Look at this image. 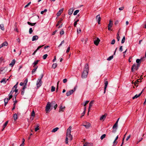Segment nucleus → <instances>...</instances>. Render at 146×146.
I'll return each instance as SVG.
<instances>
[{"instance_id":"f257e3e1","label":"nucleus","mask_w":146,"mask_h":146,"mask_svg":"<svg viewBox=\"0 0 146 146\" xmlns=\"http://www.w3.org/2000/svg\"><path fill=\"white\" fill-rule=\"evenodd\" d=\"M88 64H86L85 65L84 70L82 75V78H85L87 77L88 73Z\"/></svg>"},{"instance_id":"f03ea898","label":"nucleus","mask_w":146,"mask_h":146,"mask_svg":"<svg viewBox=\"0 0 146 146\" xmlns=\"http://www.w3.org/2000/svg\"><path fill=\"white\" fill-rule=\"evenodd\" d=\"M51 106H52L51 105L50 103L49 102H48L46 107L45 109V111L47 112H48L50 111L49 110L50 108V107Z\"/></svg>"},{"instance_id":"7ed1b4c3","label":"nucleus","mask_w":146,"mask_h":146,"mask_svg":"<svg viewBox=\"0 0 146 146\" xmlns=\"http://www.w3.org/2000/svg\"><path fill=\"white\" fill-rule=\"evenodd\" d=\"M76 90V88L74 87L73 89L71 90L68 92H67L66 93V96H68L71 95Z\"/></svg>"},{"instance_id":"20e7f679","label":"nucleus","mask_w":146,"mask_h":146,"mask_svg":"<svg viewBox=\"0 0 146 146\" xmlns=\"http://www.w3.org/2000/svg\"><path fill=\"white\" fill-rule=\"evenodd\" d=\"M42 82L40 80L38 79L37 80L36 83V85L37 88L40 87L42 85Z\"/></svg>"},{"instance_id":"39448f33","label":"nucleus","mask_w":146,"mask_h":146,"mask_svg":"<svg viewBox=\"0 0 146 146\" xmlns=\"http://www.w3.org/2000/svg\"><path fill=\"white\" fill-rule=\"evenodd\" d=\"M100 40L98 38H97L94 41V44L96 46L98 45Z\"/></svg>"},{"instance_id":"423d86ee","label":"nucleus","mask_w":146,"mask_h":146,"mask_svg":"<svg viewBox=\"0 0 146 146\" xmlns=\"http://www.w3.org/2000/svg\"><path fill=\"white\" fill-rule=\"evenodd\" d=\"M96 19L97 20V21H98V24H100V21L101 19V18L100 17V16L99 15H98L96 17Z\"/></svg>"},{"instance_id":"0eeeda50","label":"nucleus","mask_w":146,"mask_h":146,"mask_svg":"<svg viewBox=\"0 0 146 146\" xmlns=\"http://www.w3.org/2000/svg\"><path fill=\"white\" fill-rule=\"evenodd\" d=\"M71 126L69 127L67 130L66 135L70 134L71 131Z\"/></svg>"},{"instance_id":"6e6552de","label":"nucleus","mask_w":146,"mask_h":146,"mask_svg":"<svg viewBox=\"0 0 146 146\" xmlns=\"http://www.w3.org/2000/svg\"><path fill=\"white\" fill-rule=\"evenodd\" d=\"M7 70V68H0V72L1 73L2 72H5V71H6Z\"/></svg>"},{"instance_id":"1a4fd4ad","label":"nucleus","mask_w":146,"mask_h":146,"mask_svg":"<svg viewBox=\"0 0 146 146\" xmlns=\"http://www.w3.org/2000/svg\"><path fill=\"white\" fill-rule=\"evenodd\" d=\"M63 9H60L57 13L56 15L58 17L61 14V13L63 11Z\"/></svg>"},{"instance_id":"9d476101","label":"nucleus","mask_w":146,"mask_h":146,"mask_svg":"<svg viewBox=\"0 0 146 146\" xmlns=\"http://www.w3.org/2000/svg\"><path fill=\"white\" fill-rule=\"evenodd\" d=\"M83 125L85 126L86 129H88L90 126V124L88 122H86V124Z\"/></svg>"},{"instance_id":"9b49d317","label":"nucleus","mask_w":146,"mask_h":146,"mask_svg":"<svg viewBox=\"0 0 146 146\" xmlns=\"http://www.w3.org/2000/svg\"><path fill=\"white\" fill-rule=\"evenodd\" d=\"M65 106L62 107V105H61L60 106V109L59 110V112H60L61 111H64V110L65 109Z\"/></svg>"},{"instance_id":"f8f14e48","label":"nucleus","mask_w":146,"mask_h":146,"mask_svg":"<svg viewBox=\"0 0 146 146\" xmlns=\"http://www.w3.org/2000/svg\"><path fill=\"white\" fill-rule=\"evenodd\" d=\"M44 46V45H42V46H38L37 49L33 53L32 55H34L36 52L40 48L42 47V46Z\"/></svg>"},{"instance_id":"ddd939ff","label":"nucleus","mask_w":146,"mask_h":146,"mask_svg":"<svg viewBox=\"0 0 146 146\" xmlns=\"http://www.w3.org/2000/svg\"><path fill=\"white\" fill-rule=\"evenodd\" d=\"M38 38V36L37 35H35L33 36L32 38V41H34L35 40H36Z\"/></svg>"},{"instance_id":"4468645a","label":"nucleus","mask_w":146,"mask_h":146,"mask_svg":"<svg viewBox=\"0 0 146 146\" xmlns=\"http://www.w3.org/2000/svg\"><path fill=\"white\" fill-rule=\"evenodd\" d=\"M106 114H105L104 115H102L100 117V119L101 120H103V121L105 119L106 116Z\"/></svg>"},{"instance_id":"2eb2a0df","label":"nucleus","mask_w":146,"mask_h":146,"mask_svg":"<svg viewBox=\"0 0 146 146\" xmlns=\"http://www.w3.org/2000/svg\"><path fill=\"white\" fill-rule=\"evenodd\" d=\"M94 101L92 100L89 103V106L88 109V112L89 111L91 107L92 106V105L94 103Z\"/></svg>"},{"instance_id":"dca6fc26","label":"nucleus","mask_w":146,"mask_h":146,"mask_svg":"<svg viewBox=\"0 0 146 146\" xmlns=\"http://www.w3.org/2000/svg\"><path fill=\"white\" fill-rule=\"evenodd\" d=\"M142 94V92H141L140 93H139L138 95L136 94L135 95L134 97H133L132 98L133 99H134L135 98H138L139 96H140V95Z\"/></svg>"},{"instance_id":"f3484780","label":"nucleus","mask_w":146,"mask_h":146,"mask_svg":"<svg viewBox=\"0 0 146 146\" xmlns=\"http://www.w3.org/2000/svg\"><path fill=\"white\" fill-rule=\"evenodd\" d=\"M143 58H141V59H137L136 60V62L137 64H140Z\"/></svg>"},{"instance_id":"a211bd4d","label":"nucleus","mask_w":146,"mask_h":146,"mask_svg":"<svg viewBox=\"0 0 146 146\" xmlns=\"http://www.w3.org/2000/svg\"><path fill=\"white\" fill-rule=\"evenodd\" d=\"M15 62L16 61L15 59L13 60L12 61L11 63L10 64V66H11L13 67L15 64Z\"/></svg>"},{"instance_id":"6ab92c4d","label":"nucleus","mask_w":146,"mask_h":146,"mask_svg":"<svg viewBox=\"0 0 146 146\" xmlns=\"http://www.w3.org/2000/svg\"><path fill=\"white\" fill-rule=\"evenodd\" d=\"M74 11L73 8L70 9L68 11V14L70 15H72Z\"/></svg>"},{"instance_id":"aec40b11","label":"nucleus","mask_w":146,"mask_h":146,"mask_svg":"<svg viewBox=\"0 0 146 146\" xmlns=\"http://www.w3.org/2000/svg\"><path fill=\"white\" fill-rule=\"evenodd\" d=\"M8 123V121H7L3 125V129H2V131H3L6 127L7 126Z\"/></svg>"},{"instance_id":"412c9836","label":"nucleus","mask_w":146,"mask_h":146,"mask_svg":"<svg viewBox=\"0 0 146 146\" xmlns=\"http://www.w3.org/2000/svg\"><path fill=\"white\" fill-rule=\"evenodd\" d=\"M118 136H117L116 137L115 140H114V142H113V146H115V145L117 144V141H116V140L118 138Z\"/></svg>"},{"instance_id":"4be33fe9","label":"nucleus","mask_w":146,"mask_h":146,"mask_svg":"<svg viewBox=\"0 0 146 146\" xmlns=\"http://www.w3.org/2000/svg\"><path fill=\"white\" fill-rule=\"evenodd\" d=\"M7 80H6V79L5 78L1 80L0 81L1 83H3V84H5L6 83Z\"/></svg>"},{"instance_id":"5701e85b","label":"nucleus","mask_w":146,"mask_h":146,"mask_svg":"<svg viewBox=\"0 0 146 146\" xmlns=\"http://www.w3.org/2000/svg\"><path fill=\"white\" fill-rule=\"evenodd\" d=\"M136 65L135 64H134L132 66V68H131V70L132 71V72H134V69H135V68H136Z\"/></svg>"},{"instance_id":"b1692460","label":"nucleus","mask_w":146,"mask_h":146,"mask_svg":"<svg viewBox=\"0 0 146 146\" xmlns=\"http://www.w3.org/2000/svg\"><path fill=\"white\" fill-rule=\"evenodd\" d=\"M108 82L107 81H106L105 82V86H104V90H106L108 85Z\"/></svg>"},{"instance_id":"393cba45","label":"nucleus","mask_w":146,"mask_h":146,"mask_svg":"<svg viewBox=\"0 0 146 146\" xmlns=\"http://www.w3.org/2000/svg\"><path fill=\"white\" fill-rule=\"evenodd\" d=\"M58 129V127H56L54 129H53L52 131V132H55Z\"/></svg>"},{"instance_id":"a878e982","label":"nucleus","mask_w":146,"mask_h":146,"mask_svg":"<svg viewBox=\"0 0 146 146\" xmlns=\"http://www.w3.org/2000/svg\"><path fill=\"white\" fill-rule=\"evenodd\" d=\"M8 98H5L4 99V102H5V106H6L8 102Z\"/></svg>"},{"instance_id":"bb28decb","label":"nucleus","mask_w":146,"mask_h":146,"mask_svg":"<svg viewBox=\"0 0 146 146\" xmlns=\"http://www.w3.org/2000/svg\"><path fill=\"white\" fill-rule=\"evenodd\" d=\"M66 136H67L70 140H71L72 139V136L71 135V134L66 135Z\"/></svg>"},{"instance_id":"cd10ccee","label":"nucleus","mask_w":146,"mask_h":146,"mask_svg":"<svg viewBox=\"0 0 146 146\" xmlns=\"http://www.w3.org/2000/svg\"><path fill=\"white\" fill-rule=\"evenodd\" d=\"M2 44L3 46H7L8 45V43L7 41H5Z\"/></svg>"},{"instance_id":"c85d7f7f","label":"nucleus","mask_w":146,"mask_h":146,"mask_svg":"<svg viewBox=\"0 0 146 146\" xmlns=\"http://www.w3.org/2000/svg\"><path fill=\"white\" fill-rule=\"evenodd\" d=\"M117 125L118 124H116V123H115L113 127V129H117Z\"/></svg>"},{"instance_id":"c756f323","label":"nucleus","mask_w":146,"mask_h":146,"mask_svg":"<svg viewBox=\"0 0 146 146\" xmlns=\"http://www.w3.org/2000/svg\"><path fill=\"white\" fill-rule=\"evenodd\" d=\"M79 11L78 10H77L75 11L73 13V15H75L77 14L79 12Z\"/></svg>"},{"instance_id":"7c9ffc66","label":"nucleus","mask_w":146,"mask_h":146,"mask_svg":"<svg viewBox=\"0 0 146 146\" xmlns=\"http://www.w3.org/2000/svg\"><path fill=\"white\" fill-rule=\"evenodd\" d=\"M113 56H111L109 57L108 58L107 60L109 61H110L113 58Z\"/></svg>"},{"instance_id":"2f4dec72","label":"nucleus","mask_w":146,"mask_h":146,"mask_svg":"<svg viewBox=\"0 0 146 146\" xmlns=\"http://www.w3.org/2000/svg\"><path fill=\"white\" fill-rule=\"evenodd\" d=\"M86 144L87 145V146H92L93 145V144L92 143H89L86 142Z\"/></svg>"},{"instance_id":"473e14b6","label":"nucleus","mask_w":146,"mask_h":146,"mask_svg":"<svg viewBox=\"0 0 146 146\" xmlns=\"http://www.w3.org/2000/svg\"><path fill=\"white\" fill-rule=\"evenodd\" d=\"M37 68V66H36V67H35V68H34L32 71V74H33V73L35 72L36 71V69Z\"/></svg>"},{"instance_id":"72a5a7b5","label":"nucleus","mask_w":146,"mask_h":146,"mask_svg":"<svg viewBox=\"0 0 146 146\" xmlns=\"http://www.w3.org/2000/svg\"><path fill=\"white\" fill-rule=\"evenodd\" d=\"M39 61V60H37L36 61H34V62L33 63V64H34V66H35L38 64V62ZM34 67H35V66H34Z\"/></svg>"},{"instance_id":"f704fd0d","label":"nucleus","mask_w":146,"mask_h":146,"mask_svg":"<svg viewBox=\"0 0 146 146\" xmlns=\"http://www.w3.org/2000/svg\"><path fill=\"white\" fill-rule=\"evenodd\" d=\"M47 11V10L46 9H45L44 11H42L40 13L41 14H43L44 13H45Z\"/></svg>"},{"instance_id":"c9c22d12","label":"nucleus","mask_w":146,"mask_h":146,"mask_svg":"<svg viewBox=\"0 0 146 146\" xmlns=\"http://www.w3.org/2000/svg\"><path fill=\"white\" fill-rule=\"evenodd\" d=\"M14 120H16L17 118V115L16 114H15L13 116Z\"/></svg>"},{"instance_id":"e433bc0d","label":"nucleus","mask_w":146,"mask_h":146,"mask_svg":"<svg viewBox=\"0 0 146 146\" xmlns=\"http://www.w3.org/2000/svg\"><path fill=\"white\" fill-rule=\"evenodd\" d=\"M106 135L105 134H103L101 137V140H102L104 138L106 137Z\"/></svg>"},{"instance_id":"4c0bfd02","label":"nucleus","mask_w":146,"mask_h":146,"mask_svg":"<svg viewBox=\"0 0 146 146\" xmlns=\"http://www.w3.org/2000/svg\"><path fill=\"white\" fill-rule=\"evenodd\" d=\"M0 28L2 30H4V26L3 25H0Z\"/></svg>"},{"instance_id":"58836bf2","label":"nucleus","mask_w":146,"mask_h":146,"mask_svg":"<svg viewBox=\"0 0 146 146\" xmlns=\"http://www.w3.org/2000/svg\"><path fill=\"white\" fill-rule=\"evenodd\" d=\"M57 65L56 63L53 64L52 65V67L54 68H55L57 66Z\"/></svg>"},{"instance_id":"ea45409f","label":"nucleus","mask_w":146,"mask_h":146,"mask_svg":"<svg viewBox=\"0 0 146 146\" xmlns=\"http://www.w3.org/2000/svg\"><path fill=\"white\" fill-rule=\"evenodd\" d=\"M48 56V55L46 54L44 55L43 56V58L44 60Z\"/></svg>"},{"instance_id":"a19ab883","label":"nucleus","mask_w":146,"mask_h":146,"mask_svg":"<svg viewBox=\"0 0 146 146\" xmlns=\"http://www.w3.org/2000/svg\"><path fill=\"white\" fill-rule=\"evenodd\" d=\"M125 40V37L124 36L123 37V38L121 42V43L122 44L124 42Z\"/></svg>"},{"instance_id":"79ce46f5","label":"nucleus","mask_w":146,"mask_h":146,"mask_svg":"<svg viewBox=\"0 0 146 146\" xmlns=\"http://www.w3.org/2000/svg\"><path fill=\"white\" fill-rule=\"evenodd\" d=\"M18 84V82H17V83H16V84L13 87V88L14 89H17V85Z\"/></svg>"},{"instance_id":"37998d69","label":"nucleus","mask_w":146,"mask_h":146,"mask_svg":"<svg viewBox=\"0 0 146 146\" xmlns=\"http://www.w3.org/2000/svg\"><path fill=\"white\" fill-rule=\"evenodd\" d=\"M51 105L52 106H53L55 104V102L54 101H52L50 103Z\"/></svg>"},{"instance_id":"c03bdc74","label":"nucleus","mask_w":146,"mask_h":146,"mask_svg":"<svg viewBox=\"0 0 146 146\" xmlns=\"http://www.w3.org/2000/svg\"><path fill=\"white\" fill-rule=\"evenodd\" d=\"M55 87H54L53 86H52L51 87V91L52 92L54 91H55Z\"/></svg>"},{"instance_id":"a18cd8bd","label":"nucleus","mask_w":146,"mask_h":146,"mask_svg":"<svg viewBox=\"0 0 146 146\" xmlns=\"http://www.w3.org/2000/svg\"><path fill=\"white\" fill-rule=\"evenodd\" d=\"M33 31L32 28H31L29 29V32L30 34H31L33 32Z\"/></svg>"},{"instance_id":"49530a36","label":"nucleus","mask_w":146,"mask_h":146,"mask_svg":"<svg viewBox=\"0 0 146 146\" xmlns=\"http://www.w3.org/2000/svg\"><path fill=\"white\" fill-rule=\"evenodd\" d=\"M15 90V89H14L13 88H12V89L11 91V92L10 93V94H12V93L14 92Z\"/></svg>"},{"instance_id":"de8ad7c7","label":"nucleus","mask_w":146,"mask_h":146,"mask_svg":"<svg viewBox=\"0 0 146 146\" xmlns=\"http://www.w3.org/2000/svg\"><path fill=\"white\" fill-rule=\"evenodd\" d=\"M139 80H140L138 79V80H137L135 82L134 84L135 86H136V84H137L139 82Z\"/></svg>"},{"instance_id":"09e8293b","label":"nucleus","mask_w":146,"mask_h":146,"mask_svg":"<svg viewBox=\"0 0 146 146\" xmlns=\"http://www.w3.org/2000/svg\"><path fill=\"white\" fill-rule=\"evenodd\" d=\"M35 116V113L34 110L31 113V116L34 117Z\"/></svg>"},{"instance_id":"8fccbe9b","label":"nucleus","mask_w":146,"mask_h":146,"mask_svg":"<svg viewBox=\"0 0 146 146\" xmlns=\"http://www.w3.org/2000/svg\"><path fill=\"white\" fill-rule=\"evenodd\" d=\"M126 134H127V133H125V134L124 135V137L123 138V140H122V143H121V145H123V143L124 140V139H125V136L126 135Z\"/></svg>"},{"instance_id":"3c124183","label":"nucleus","mask_w":146,"mask_h":146,"mask_svg":"<svg viewBox=\"0 0 146 146\" xmlns=\"http://www.w3.org/2000/svg\"><path fill=\"white\" fill-rule=\"evenodd\" d=\"M64 33V32L63 29H62L60 32V34L61 35L63 34Z\"/></svg>"},{"instance_id":"603ef678","label":"nucleus","mask_w":146,"mask_h":146,"mask_svg":"<svg viewBox=\"0 0 146 146\" xmlns=\"http://www.w3.org/2000/svg\"><path fill=\"white\" fill-rule=\"evenodd\" d=\"M17 101H16V100H15V103H14V104H13V105L14 106H13V108H12V110H14V109H15V104H16V103H17Z\"/></svg>"},{"instance_id":"864d4df0","label":"nucleus","mask_w":146,"mask_h":146,"mask_svg":"<svg viewBox=\"0 0 146 146\" xmlns=\"http://www.w3.org/2000/svg\"><path fill=\"white\" fill-rule=\"evenodd\" d=\"M115 39H113L111 41V44H115Z\"/></svg>"},{"instance_id":"5fc2aeb1","label":"nucleus","mask_w":146,"mask_h":146,"mask_svg":"<svg viewBox=\"0 0 146 146\" xmlns=\"http://www.w3.org/2000/svg\"><path fill=\"white\" fill-rule=\"evenodd\" d=\"M31 3V2H29L28 4H27V5H26L25 6V8H26L27 7H28Z\"/></svg>"},{"instance_id":"6e6d98bb","label":"nucleus","mask_w":146,"mask_h":146,"mask_svg":"<svg viewBox=\"0 0 146 146\" xmlns=\"http://www.w3.org/2000/svg\"><path fill=\"white\" fill-rule=\"evenodd\" d=\"M39 127V125H37V127L35 128V131H36L37 130L39 129V128L38 127Z\"/></svg>"},{"instance_id":"4d7b16f0","label":"nucleus","mask_w":146,"mask_h":146,"mask_svg":"<svg viewBox=\"0 0 146 146\" xmlns=\"http://www.w3.org/2000/svg\"><path fill=\"white\" fill-rule=\"evenodd\" d=\"M143 139V138H140L138 139V141L137 142V144L139 142H140L141 141V140Z\"/></svg>"},{"instance_id":"13d9d810","label":"nucleus","mask_w":146,"mask_h":146,"mask_svg":"<svg viewBox=\"0 0 146 146\" xmlns=\"http://www.w3.org/2000/svg\"><path fill=\"white\" fill-rule=\"evenodd\" d=\"M70 50V47L69 46L67 48V49L66 51V52L68 53L69 51V50Z\"/></svg>"},{"instance_id":"bf43d9fd","label":"nucleus","mask_w":146,"mask_h":146,"mask_svg":"<svg viewBox=\"0 0 146 146\" xmlns=\"http://www.w3.org/2000/svg\"><path fill=\"white\" fill-rule=\"evenodd\" d=\"M28 82L27 79H26L24 81V83L25 84V85H26Z\"/></svg>"},{"instance_id":"052dcab7","label":"nucleus","mask_w":146,"mask_h":146,"mask_svg":"<svg viewBox=\"0 0 146 146\" xmlns=\"http://www.w3.org/2000/svg\"><path fill=\"white\" fill-rule=\"evenodd\" d=\"M89 102V101H86L85 103V104H84V106H85Z\"/></svg>"},{"instance_id":"680f3d73","label":"nucleus","mask_w":146,"mask_h":146,"mask_svg":"<svg viewBox=\"0 0 146 146\" xmlns=\"http://www.w3.org/2000/svg\"><path fill=\"white\" fill-rule=\"evenodd\" d=\"M67 81V80L65 78L63 79V82L64 83H66Z\"/></svg>"},{"instance_id":"e2e57ef3","label":"nucleus","mask_w":146,"mask_h":146,"mask_svg":"<svg viewBox=\"0 0 146 146\" xmlns=\"http://www.w3.org/2000/svg\"><path fill=\"white\" fill-rule=\"evenodd\" d=\"M119 23V21H116L114 23V24L115 25H117Z\"/></svg>"},{"instance_id":"0e129e2a","label":"nucleus","mask_w":146,"mask_h":146,"mask_svg":"<svg viewBox=\"0 0 146 146\" xmlns=\"http://www.w3.org/2000/svg\"><path fill=\"white\" fill-rule=\"evenodd\" d=\"M44 76V75L43 74H42L41 75V77L40 78H38V79L40 80H41L43 76Z\"/></svg>"},{"instance_id":"69168bd1","label":"nucleus","mask_w":146,"mask_h":146,"mask_svg":"<svg viewBox=\"0 0 146 146\" xmlns=\"http://www.w3.org/2000/svg\"><path fill=\"white\" fill-rule=\"evenodd\" d=\"M119 50L121 52H122V46H121L120 47Z\"/></svg>"},{"instance_id":"338daca9","label":"nucleus","mask_w":146,"mask_h":146,"mask_svg":"<svg viewBox=\"0 0 146 146\" xmlns=\"http://www.w3.org/2000/svg\"><path fill=\"white\" fill-rule=\"evenodd\" d=\"M24 141H25L24 139H23V143H22V144L21 145V146H23V145L25 144Z\"/></svg>"},{"instance_id":"774afa93","label":"nucleus","mask_w":146,"mask_h":146,"mask_svg":"<svg viewBox=\"0 0 146 146\" xmlns=\"http://www.w3.org/2000/svg\"><path fill=\"white\" fill-rule=\"evenodd\" d=\"M123 9H124V7H122L119 8V9L120 11H121V10H122Z\"/></svg>"}]
</instances>
